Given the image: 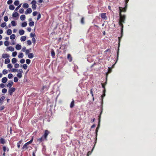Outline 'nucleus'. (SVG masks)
<instances>
[{
    "label": "nucleus",
    "mask_w": 156,
    "mask_h": 156,
    "mask_svg": "<svg viewBox=\"0 0 156 156\" xmlns=\"http://www.w3.org/2000/svg\"><path fill=\"white\" fill-rule=\"evenodd\" d=\"M129 1V0H126V6L125 8H122L121 7H119V9L120 10V20H124L126 18L125 16L124 15H122L121 14V12L123 11L124 12L126 11L127 6V3Z\"/></svg>",
    "instance_id": "obj_1"
},
{
    "label": "nucleus",
    "mask_w": 156,
    "mask_h": 156,
    "mask_svg": "<svg viewBox=\"0 0 156 156\" xmlns=\"http://www.w3.org/2000/svg\"><path fill=\"white\" fill-rule=\"evenodd\" d=\"M124 20H119V25L121 27V35L122 36L121 37H119V43L120 42L122 36L123 34V25L122 23L124 22Z\"/></svg>",
    "instance_id": "obj_2"
},
{
    "label": "nucleus",
    "mask_w": 156,
    "mask_h": 156,
    "mask_svg": "<svg viewBox=\"0 0 156 156\" xmlns=\"http://www.w3.org/2000/svg\"><path fill=\"white\" fill-rule=\"evenodd\" d=\"M36 4L37 2L36 1L34 0H33L31 2V4L32 5L31 7L33 9L35 10L36 9L37 7Z\"/></svg>",
    "instance_id": "obj_3"
},
{
    "label": "nucleus",
    "mask_w": 156,
    "mask_h": 156,
    "mask_svg": "<svg viewBox=\"0 0 156 156\" xmlns=\"http://www.w3.org/2000/svg\"><path fill=\"white\" fill-rule=\"evenodd\" d=\"M18 73L17 74V76L18 78H20L22 77V74L23 73V71L22 69H19V71H18Z\"/></svg>",
    "instance_id": "obj_4"
},
{
    "label": "nucleus",
    "mask_w": 156,
    "mask_h": 156,
    "mask_svg": "<svg viewBox=\"0 0 156 156\" xmlns=\"http://www.w3.org/2000/svg\"><path fill=\"white\" fill-rule=\"evenodd\" d=\"M16 90V89L15 88L12 87L9 90L8 92L9 94L12 95V94Z\"/></svg>",
    "instance_id": "obj_5"
},
{
    "label": "nucleus",
    "mask_w": 156,
    "mask_h": 156,
    "mask_svg": "<svg viewBox=\"0 0 156 156\" xmlns=\"http://www.w3.org/2000/svg\"><path fill=\"white\" fill-rule=\"evenodd\" d=\"M49 133V132L47 130H46L45 131L43 135V136L46 139L47 136Z\"/></svg>",
    "instance_id": "obj_6"
},
{
    "label": "nucleus",
    "mask_w": 156,
    "mask_h": 156,
    "mask_svg": "<svg viewBox=\"0 0 156 156\" xmlns=\"http://www.w3.org/2000/svg\"><path fill=\"white\" fill-rule=\"evenodd\" d=\"M32 9L30 8H28L25 12V14H27L30 13L32 12Z\"/></svg>",
    "instance_id": "obj_7"
},
{
    "label": "nucleus",
    "mask_w": 156,
    "mask_h": 156,
    "mask_svg": "<svg viewBox=\"0 0 156 156\" xmlns=\"http://www.w3.org/2000/svg\"><path fill=\"white\" fill-rule=\"evenodd\" d=\"M46 139H45L43 136L41 138L38 139L37 141L39 143H40Z\"/></svg>",
    "instance_id": "obj_8"
},
{
    "label": "nucleus",
    "mask_w": 156,
    "mask_h": 156,
    "mask_svg": "<svg viewBox=\"0 0 156 156\" xmlns=\"http://www.w3.org/2000/svg\"><path fill=\"white\" fill-rule=\"evenodd\" d=\"M9 55L7 54H3L2 55V57L3 58H9Z\"/></svg>",
    "instance_id": "obj_9"
},
{
    "label": "nucleus",
    "mask_w": 156,
    "mask_h": 156,
    "mask_svg": "<svg viewBox=\"0 0 156 156\" xmlns=\"http://www.w3.org/2000/svg\"><path fill=\"white\" fill-rule=\"evenodd\" d=\"M13 84V82L12 81H10L7 84V86L9 88H11Z\"/></svg>",
    "instance_id": "obj_10"
},
{
    "label": "nucleus",
    "mask_w": 156,
    "mask_h": 156,
    "mask_svg": "<svg viewBox=\"0 0 156 156\" xmlns=\"http://www.w3.org/2000/svg\"><path fill=\"white\" fill-rule=\"evenodd\" d=\"M12 16L14 17H16V18H18V17L19 16V15L17 12H15L13 13Z\"/></svg>",
    "instance_id": "obj_11"
},
{
    "label": "nucleus",
    "mask_w": 156,
    "mask_h": 156,
    "mask_svg": "<svg viewBox=\"0 0 156 156\" xmlns=\"http://www.w3.org/2000/svg\"><path fill=\"white\" fill-rule=\"evenodd\" d=\"M5 97L4 96L0 98V105H1L3 103V101L5 99Z\"/></svg>",
    "instance_id": "obj_12"
},
{
    "label": "nucleus",
    "mask_w": 156,
    "mask_h": 156,
    "mask_svg": "<svg viewBox=\"0 0 156 156\" xmlns=\"http://www.w3.org/2000/svg\"><path fill=\"white\" fill-rule=\"evenodd\" d=\"M67 59L70 62H71L72 61V58L70 54H68Z\"/></svg>",
    "instance_id": "obj_13"
},
{
    "label": "nucleus",
    "mask_w": 156,
    "mask_h": 156,
    "mask_svg": "<svg viewBox=\"0 0 156 156\" xmlns=\"http://www.w3.org/2000/svg\"><path fill=\"white\" fill-rule=\"evenodd\" d=\"M101 16L102 19H105L106 18V13H103L101 14Z\"/></svg>",
    "instance_id": "obj_14"
},
{
    "label": "nucleus",
    "mask_w": 156,
    "mask_h": 156,
    "mask_svg": "<svg viewBox=\"0 0 156 156\" xmlns=\"http://www.w3.org/2000/svg\"><path fill=\"white\" fill-rule=\"evenodd\" d=\"M100 120L99 119V122H98V126H97V128H96V136L97 135V132H98V129L99 128V127H100Z\"/></svg>",
    "instance_id": "obj_15"
},
{
    "label": "nucleus",
    "mask_w": 156,
    "mask_h": 156,
    "mask_svg": "<svg viewBox=\"0 0 156 156\" xmlns=\"http://www.w3.org/2000/svg\"><path fill=\"white\" fill-rule=\"evenodd\" d=\"M21 46L19 44H17L16 46V48L17 50H19L21 49Z\"/></svg>",
    "instance_id": "obj_16"
},
{
    "label": "nucleus",
    "mask_w": 156,
    "mask_h": 156,
    "mask_svg": "<svg viewBox=\"0 0 156 156\" xmlns=\"http://www.w3.org/2000/svg\"><path fill=\"white\" fill-rule=\"evenodd\" d=\"M7 78L6 77H4L2 78V82L3 83H5L7 81Z\"/></svg>",
    "instance_id": "obj_17"
},
{
    "label": "nucleus",
    "mask_w": 156,
    "mask_h": 156,
    "mask_svg": "<svg viewBox=\"0 0 156 156\" xmlns=\"http://www.w3.org/2000/svg\"><path fill=\"white\" fill-rule=\"evenodd\" d=\"M19 34L20 35H22L24 34L25 31L21 29L19 30Z\"/></svg>",
    "instance_id": "obj_18"
},
{
    "label": "nucleus",
    "mask_w": 156,
    "mask_h": 156,
    "mask_svg": "<svg viewBox=\"0 0 156 156\" xmlns=\"http://www.w3.org/2000/svg\"><path fill=\"white\" fill-rule=\"evenodd\" d=\"M26 39V37L25 36H23L21 37L20 40L21 41H25Z\"/></svg>",
    "instance_id": "obj_19"
},
{
    "label": "nucleus",
    "mask_w": 156,
    "mask_h": 156,
    "mask_svg": "<svg viewBox=\"0 0 156 156\" xmlns=\"http://www.w3.org/2000/svg\"><path fill=\"white\" fill-rule=\"evenodd\" d=\"M34 56V54L33 53H30L28 54V57L29 58H32Z\"/></svg>",
    "instance_id": "obj_20"
},
{
    "label": "nucleus",
    "mask_w": 156,
    "mask_h": 156,
    "mask_svg": "<svg viewBox=\"0 0 156 156\" xmlns=\"http://www.w3.org/2000/svg\"><path fill=\"white\" fill-rule=\"evenodd\" d=\"M5 142V140L3 138H1L0 139V143L4 144Z\"/></svg>",
    "instance_id": "obj_21"
},
{
    "label": "nucleus",
    "mask_w": 156,
    "mask_h": 156,
    "mask_svg": "<svg viewBox=\"0 0 156 156\" xmlns=\"http://www.w3.org/2000/svg\"><path fill=\"white\" fill-rule=\"evenodd\" d=\"M11 23L13 26H16L17 24L16 22L14 20L12 21Z\"/></svg>",
    "instance_id": "obj_22"
},
{
    "label": "nucleus",
    "mask_w": 156,
    "mask_h": 156,
    "mask_svg": "<svg viewBox=\"0 0 156 156\" xmlns=\"http://www.w3.org/2000/svg\"><path fill=\"white\" fill-rule=\"evenodd\" d=\"M10 62V60L9 58H6L5 61V64H7L9 63Z\"/></svg>",
    "instance_id": "obj_23"
},
{
    "label": "nucleus",
    "mask_w": 156,
    "mask_h": 156,
    "mask_svg": "<svg viewBox=\"0 0 156 156\" xmlns=\"http://www.w3.org/2000/svg\"><path fill=\"white\" fill-rule=\"evenodd\" d=\"M23 57V54L22 53H19V55H18V57L19 58H22Z\"/></svg>",
    "instance_id": "obj_24"
},
{
    "label": "nucleus",
    "mask_w": 156,
    "mask_h": 156,
    "mask_svg": "<svg viewBox=\"0 0 156 156\" xmlns=\"http://www.w3.org/2000/svg\"><path fill=\"white\" fill-rule=\"evenodd\" d=\"M12 30L11 29H9L7 30V33L8 35H11L12 34Z\"/></svg>",
    "instance_id": "obj_25"
},
{
    "label": "nucleus",
    "mask_w": 156,
    "mask_h": 156,
    "mask_svg": "<svg viewBox=\"0 0 156 156\" xmlns=\"http://www.w3.org/2000/svg\"><path fill=\"white\" fill-rule=\"evenodd\" d=\"M28 145L26 143H25L22 149H27L28 148Z\"/></svg>",
    "instance_id": "obj_26"
},
{
    "label": "nucleus",
    "mask_w": 156,
    "mask_h": 156,
    "mask_svg": "<svg viewBox=\"0 0 156 156\" xmlns=\"http://www.w3.org/2000/svg\"><path fill=\"white\" fill-rule=\"evenodd\" d=\"M74 105V100H73L71 102L70 105V107L71 108H73Z\"/></svg>",
    "instance_id": "obj_27"
},
{
    "label": "nucleus",
    "mask_w": 156,
    "mask_h": 156,
    "mask_svg": "<svg viewBox=\"0 0 156 156\" xmlns=\"http://www.w3.org/2000/svg\"><path fill=\"white\" fill-rule=\"evenodd\" d=\"M7 49H8L9 50L12 51H13L14 50V48L11 46L7 48Z\"/></svg>",
    "instance_id": "obj_28"
},
{
    "label": "nucleus",
    "mask_w": 156,
    "mask_h": 156,
    "mask_svg": "<svg viewBox=\"0 0 156 156\" xmlns=\"http://www.w3.org/2000/svg\"><path fill=\"white\" fill-rule=\"evenodd\" d=\"M27 23L26 22H24L22 23L21 26L22 27H25L27 26Z\"/></svg>",
    "instance_id": "obj_29"
},
{
    "label": "nucleus",
    "mask_w": 156,
    "mask_h": 156,
    "mask_svg": "<svg viewBox=\"0 0 156 156\" xmlns=\"http://www.w3.org/2000/svg\"><path fill=\"white\" fill-rule=\"evenodd\" d=\"M17 61V60L15 58H13L12 60V62L13 64L16 63Z\"/></svg>",
    "instance_id": "obj_30"
},
{
    "label": "nucleus",
    "mask_w": 156,
    "mask_h": 156,
    "mask_svg": "<svg viewBox=\"0 0 156 156\" xmlns=\"http://www.w3.org/2000/svg\"><path fill=\"white\" fill-rule=\"evenodd\" d=\"M15 35L14 34H12L10 36V38L11 39L13 40L15 38Z\"/></svg>",
    "instance_id": "obj_31"
},
{
    "label": "nucleus",
    "mask_w": 156,
    "mask_h": 156,
    "mask_svg": "<svg viewBox=\"0 0 156 156\" xmlns=\"http://www.w3.org/2000/svg\"><path fill=\"white\" fill-rule=\"evenodd\" d=\"M23 7L24 8H28L29 7V5L27 3H24L23 5Z\"/></svg>",
    "instance_id": "obj_32"
},
{
    "label": "nucleus",
    "mask_w": 156,
    "mask_h": 156,
    "mask_svg": "<svg viewBox=\"0 0 156 156\" xmlns=\"http://www.w3.org/2000/svg\"><path fill=\"white\" fill-rule=\"evenodd\" d=\"M22 143V140L19 141L17 144V146L18 148H20V144Z\"/></svg>",
    "instance_id": "obj_33"
},
{
    "label": "nucleus",
    "mask_w": 156,
    "mask_h": 156,
    "mask_svg": "<svg viewBox=\"0 0 156 156\" xmlns=\"http://www.w3.org/2000/svg\"><path fill=\"white\" fill-rule=\"evenodd\" d=\"M51 56H52V57H53V58L54 57V56H55V52L53 50V49L51 50Z\"/></svg>",
    "instance_id": "obj_34"
},
{
    "label": "nucleus",
    "mask_w": 156,
    "mask_h": 156,
    "mask_svg": "<svg viewBox=\"0 0 156 156\" xmlns=\"http://www.w3.org/2000/svg\"><path fill=\"white\" fill-rule=\"evenodd\" d=\"M9 8L11 10H13L15 9V7L13 5H10L9 6Z\"/></svg>",
    "instance_id": "obj_35"
},
{
    "label": "nucleus",
    "mask_w": 156,
    "mask_h": 156,
    "mask_svg": "<svg viewBox=\"0 0 156 156\" xmlns=\"http://www.w3.org/2000/svg\"><path fill=\"white\" fill-rule=\"evenodd\" d=\"M29 25L30 26L32 27L34 25V22L33 21H31L29 23Z\"/></svg>",
    "instance_id": "obj_36"
},
{
    "label": "nucleus",
    "mask_w": 156,
    "mask_h": 156,
    "mask_svg": "<svg viewBox=\"0 0 156 156\" xmlns=\"http://www.w3.org/2000/svg\"><path fill=\"white\" fill-rule=\"evenodd\" d=\"M13 77V75L12 73H9L8 75V77L9 79H11Z\"/></svg>",
    "instance_id": "obj_37"
},
{
    "label": "nucleus",
    "mask_w": 156,
    "mask_h": 156,
    "mask_svg": "<svg viewBox=\"0 0 156 156\" xmlns=\"http://www.w3.org/2000/svg\"><path fill=\"white\" fill-rule=\"evenodd\" d=\"M6 23H3L1 24V27H4L6 26Z\"/></svg>",
    "instance_id": "obj_38"
},
{
    "label": "nucleus",
    "mask_w": 156,
    "mask_h": 156,
    "mask_svg": "<svg viewBox=\"0 0 156 156\" xmlns=\"http://www.w3.org/2000/svg\"><path fill=\"white\" fill-rule=\"evenodd\" d=\"M8 73V71L6 69H4L2 71V73L3 74L5 75L7 74Z\"/></svg>",
    "instance_id": "obj_39"
},
{
    "label": "nucleus",
    "mask_w": 156,
    "mask_h": 156,
    "mask_svg": "<svg viewBox=\"0 0 156 156\" xmlns=\"http://www.w3.org/2000/svg\"><path fill=\"white\" fill-rule=\"evenodd\" d=\"M14 4L15 5H18L19 4V2L18 1L16 0L14 2Z\"/></svg>",
    "instance_id": "obj_40"
},
{
    "label": "nucleus",
    "mask_w": 156,
    "mask_h": 156,
    "mask_svg": "<svg viewBox=\"0 0 156 156\" xmlns=\"http://www.w3.org/2000/svg\"><path fill=\"white\" fill-rule=\"evenodd\" d=\"M5 46H7L9 45V42L7 41H5L4 42Z\"/></svg>",
    "instance_id": "obj_41"
},
{
    "label": "nucleus",
    "mask_w": 156,
    "mask_h": 156,
    "mask_svg": "<svg viewBox=\"0 0 156 156\" xmlns=\"http://www.w3.org/2000/svg\"><path fill=\"white\" fill-rule=\"evenodd\" d=\"M27 65L26 64H24L23 65V67L25 69H26L27 68Z\"/></svg>",
    "instance_id": "obj_42"
},
{
    "label": "nucleus",
    "mask_w": 156,
    "mask_h": 156,
    "mask_svg": "<svg viewBox=\"0 0 156 156\" xmlns=\"http://www.w3.org/2000/svg\"><path fill=\"white\" fill-rule=\"evenodd\" d=\"M17 54V52L16 51H14L12 53V56L13 57H15Z\"/></svg>",
    "instance_id": "obj_43"
},
{
    "label": "nucleus",
    "mask_w": 156,
    "mask_h": 156,
    "mask_svg": "<svg viewBox=\"0 0 156 156\" xmlns=\"http://www.w3.org/2000/svg\"><path fill=\"white\" fill-rule=\"evenodd\" d=\"M22 4H20L19 6H18L16 9L15 10V11H17L21 7Z\"/></svg>",
    "instance_id": "obj_44"
},
{
    "label": "nucleus",
    "mask_w": 156,
    "mask_h": 156,
    "mask_svg": "<svg viewBox=\"0 0 156 156\" xmlns=\"http://www.w3.org/2000/svg\"><path fill=\"white\" fill-rule=\"evenodd\" d=\"M7 91V89L5 88H4L2 89V93L4 94Z\"/></svg>",
    "instance_id": "obj_45"
},
{
    "label": "nucleus",
    "mask_w": 156,
    "mask_h": 156,
    "mask_svg": "<svg viewBox=\"0 0 156 156\" xmlns=\"http://www.w3.org/2000/svg\"><path fill=\"white\" fill-rule=\"evenodd\" d=\"M7 67L8 68L11 69L12 68V66L10 64H9L7 65Z\"/></svg>",
    "instance_id": "obj_46"
},
{
    "label": "nucleus",
    "mask_w": 156,
    "mask_h": 156,
    "mask_svg": "<svg viewBox=\"0 0 156 156\" xmlns=\"http://www.w3.org/2000/svg\"><path fill=\"white\" fill-rule=\"evenodd\" d=\"M19 12L20 13H23L24 11V10L23 9H20L19 10Z\"/></svg>",
    "instance_id": "obj_47"
},
{
    "label": "nucleus",
    "mask_w": 156,
    "mask_h": 156,
    "mask_svg": "<svg viewBox=\"0 0 156 156\" xmlns=\"http://www.w3.org/2000/svg\"><path fill=\"white\" fill-rule=\"evenodd\" d=\"M25 18V16L24 15H21L20 16V19L21 20H24Z\"/></svg>",
    "instance_id": "obj_48"
},
{
    "label": "nucleus",
    "mask_w": 156,
    "mask_h": 156,
    "mask_svg": "<svg viewBox=\"0 0 156 156\" xmlns=\"http://www.w3.org/2000/svg\"><path fill=\"white\" fill-rule=\"evenodd\" d=\"M26 62L27 64H29L30 62V60L29 59H27L26 60Z\"/></svg>",
    "instance_id": "obj_49"
},
{
    "label": "nucleus",
    "mask_w": 156,
    "mask_h": 156,
    "mask_svg": "<svg viewBox=\"0 0 156 156\" xmlns=\"http://www.w3.org/2000/svg\"><path fill=\"white\" fill-rule=\"evenodd\" d=\"M27 44L28 45H30L31 44V42L30 40H28L27 41Z\"/></svg>",
    "instance_id": "obj_50"
},
{
    "label": "nucleus",
    "mask_w": 156,
    "mask_h": 156,
    "mask_svg": "<svg viewBox=\"0 0 156 156\" xmlns=\"http://www.w3.org/2000/svg\"><path fill=\"white\" fill-rule=\"evenodd\" d=\"M33 141V139H32L31 140H30V141L27 142V143H26L28 145L29 144H30L31 143H32Z\"/></svg>",
    "instance_id": "obj_51"
},
{
    "label": "nucleus",
    "mask_w": 156,
    "mask_h": 156,
    "mask_svg": "<svg viewBox=\"0 0 156 156\" xmlns=\"http://www.w3.org/2000/svg\"><path fill=\"white\" fill-rule=\"evenodd\" d=\"M35 36V34L33 33H31L30 34V37H34Z\"/></svg>",
    "instance_id": "obj_52"
},
{
    "label": "nucleus",
    "mask_w": 156,
    "mask_h": 156,
    "mask_svg": "<svg viewBox=\"0 0 156 156\" xmlns=\"http://www.w3.org/2000/svg\"><path fill=\"white\" fill-rule=\"evenodd\" d=\"M12 2V0H9L7 1V3L9 5L11 4Z\"/></svg>",
    "instance_id": "obj_53"
},
{
    "label": "nucleus",
    "mask_w": 156,
    "mask_h": 156,
    "mask_svg": "<svg viewBox=\"0 0 156 156\" xmlns=\"http://www.w3.org/2000/svg\"><path fill=\"white\" fill-rule=\"evenodd\" d=\"M18 81V78L16 77H14V82H17Z\"/></svg>",
    "instance_id": "obj_54"
},
{
    "label": "nucleus",
    "mask_w": 156,
    "mask_h": 156,
    "mask_svg": "<svg viewBox=\"0 0 156 156\" xmlns=\"http://www.w3.org/2000/svg\"><path fill=\"white\" fill-rule=\"evenodd\" d=\"M14 67L16 68H18L19 67V65L18 63H16L15 64Z\"/></svg>",
    "instance_id": "obj_55"
},
{
    "label": "nucleus",
    "mask_w": 156,
    "mask_h": 156,
    "mask_svg": "<svg viewBox=\"0 0 156 156\" xmlns=\"http://www.w3.org/2000/svg\"><path fill=\"white\" fill-rule=\"evenodd\" d=\"M33 43L34 44H35L36 42V39L34 37H33L32 39Z\"/></svg>",
    "instance_id": "obj_56"
},
{
    "label": "nucleus",
    "mask_w": 156,
    "mask_h": 156,
    "mask_svg": "<svg viewBox=\"0 0 156 156\" xmlns=\"http://www.w3.org/2000/svg\"><path fill=\"white\" fill-rule=\"evenodd\" d=\"M26 50V48L25 47H23L22 48V51L23 52L25 51Z\"/></svg>",
    "instance_id": "obj_57"
},
{
    "label": "nucleus",
    "mask_w": 156,
    "mask_h": 156,
    "mask_svg": "<svg viewBox=\"0 0 156 156\" xmlns=\"http://www.w3.org/2000/svg\"><path fill=\"white\" fill-rule=\"evenodd\" d=\"M25 62V60L24 59H22L20 61V62L22 64L24 63Z\"/></svg>",
    "instance_id": "obj_58"
},
{
    "label": "nucleus",
    "mask_w": 156,
    "mask_h": 156,
    "mask_svg": "<svg viewBox=\"0 0 156 156\" xmlns=\"http://www.w3.org/2000/svg\"><path fill=\"white\" fill-rule=\"evenodd\" d=\"M30 52V51L29 49H27L25 51V53L27 55Z\"/></svg>",
    "instance_id": "obj_59"
},
{
    "label": "nucleus",
    "mask_w": 156,
    "mask_h": 156,
    "mask_svg": "<svg viewBox=\"0 0 156 156\" xmlns=\"http://www.w3.org/2000/svg\"><path fill=\"white\" fill-rule=\"evenodd\" d=\"M0 87L2 88H3L5 87V85L3 83H1L0 84Z\"/></svg>",
    "instance_id": "obj_60"
},
{
    "label": "nucleus",
    "mask_w": 156,
    "mask_h": 156,
    "mask_svg": "<svg viewBox=\"0 0 156 156\" xmlns=\"http://www.w3.org/2000/svg\"><path fill=\"white\" fill-rule=\"evenodd\" d=\"M17 69H12L11 71L12 72H16L17 71Z\"/></svg>",
    "instance_id": "obj_61"
},
{
    "label": "nucleus",
    "mask_w": 156,
    "mask_h": 156,
    "mask_svg": "<svg viewBox=\"0 0 156 156\" xmlns=\"http://www.w3.org/2000/svg\"><path fill=\"white\" fill-rule=\"evenodd\" d=\"M37 14V12L36 11L34 12L33 13L34 16H35Z\"/></svg>",
    "instance_id": "obj_62"
},
{
    "label": "nucleus",
    "mask_w": 156,
    "mask_h": 156,
    "mask_svg": "<svg viewBox=\"0 0 156 156\" xmlns=\"http://www.w3.org/2000/svg\"><path fill=\"white\" fill-rule=\"evenodd\" d=\"M41 18V15L40 14H38L37 16V20H39Z\"/></svg>",
    "instance_id": "obj_63"
},
{
    "label": "nucleus",
    "mask_w": 156,
    "mask_h": 156,
    "mask_svg": "<svg viewBox=\"0 0 156 156\" xmlns=\"http://www.w3.org/2000/svg\"><path fill=\"white\" fill-rule=\"evenodd\" d=\"M3 149L4 152L6 151V148L5 146H3Z\"/></svg>",
    "instance_id": "obj_64"
}]
</instances>
